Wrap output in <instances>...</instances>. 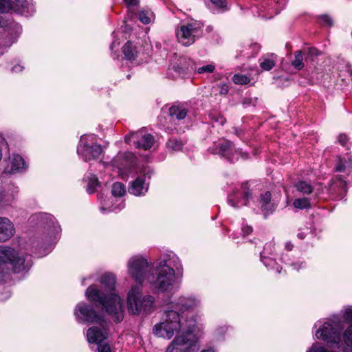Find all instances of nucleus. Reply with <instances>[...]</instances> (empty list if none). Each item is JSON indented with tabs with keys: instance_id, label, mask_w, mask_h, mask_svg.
Instances as JSON below:
<instances>
[{
	"instance_id": "0eeeda50",
	"label": "nucleus",
	"mask_w": 352,
	"mask_h": 352,
	"mask_svg": "<svg viewBox=\"0 0 352 352\" xmlns=\"http://www.w3.org/2000/svg\"><path fill=\"white\" fill-rule=\"evenodd\" d=\"M155 266H151L147 260L141 256H133L127 262L129 275L140 285L151 272Z\"/></svg>"
},
{
	"instance_id": "f03ea898",
	"label": "nucleus",
	"mask_w": 352,
	"mask_h": 352,
	"mask_svg": "<svg viewBox=\"0 0 352 352\" xmlns=\"http://www.w3.org/2000/svg\"><path fill=\"white\" fill-rule=\"evenodd\" d=\"M100 283L107 289V294L103 293L92 285L86 289L85 296L89 300L102 305L116 322H121L123 319L122 303L120 298L113 293L116 284L114 275L104 274L100 278Z\"/></svg>"
},
{
	"instance_id": "39448f33",
	"label": "nucleus",
	"mask_w": 352,
	"mask_h": 352,
	"mask_svg": "<svg viewBox=\"0 0 352 352\" xmlns=\"http://www.w3.org/2000/svg\"><path fill=\"white\" fill-rule=\"evenodd\" d=\"M31 266L30 256L22 255L10 247L0 246V278H3L10 271L19 273Z\"/></svg>"
},
{
	"instance_id": "7c9ffc66",
	"label": "nucleus",
	"mask_w": 352,
	"mask_h": 352,
	"mask_svg": "<svg viewBox=\"0 0 352 352\" xmlns=\"http://www.w3.org/2000/svg\"><path fill=\"white\" fill-rule=\"evenodd\" d=\"M293 205L295 208L298 209H307L311 207L309 199L307 197L299 198L294 199Z\"/></svg>"
},
{
	"instance_id": "72a5a7b5",
	"label": "nucleus",
	"mask_w": 352,
	"mask_h": 352,
	"mask_svg": "<svg viewBox=\"0 0 352 352\" xmlns=\"http://www.w3.org/2000/svg\"><path fill=\"white\" fill-rule=\"evenodd\" d=\"M232 81L236 85H243L250 82V78L244 74H236L232 77Z\"/></svg>"
},
{
	"instance_id": "3c124183",
	"label": "nucleus",
	"mask_w": 352,
	"mask_h": 352,
	"mask_svg": "<svg viewBox=\"0 0 352 352\" xmlns=\"http://www.w3.org/2000/svg\"><path fill=\"white\" fill-rule=\"evenodd\" d=\"M293 247H294V245L291 242H287L285 243V248L289 251H291L292 250Z\"/></svg>"
},
{
	"instance_id": "ea45409f",
	"label": "nucleus",
	"mask_w": 352,
	"mask_h": 352,
	"mask_svg": "<svg viewBox=\"0 0 352 352\" xmlns=\"http://www.w3.org/2000/svg\"><path fill=\"white\" fill-rule=\"evenodd\" d=\"M338 140L341 145L349 148L350 142L349 138L346 134H340L338 138Z\"/></svg>"
},
{
	"instance_id": "09e8293b",
	"label": "nucleus",
	"mask_w": 352,
	"mask_h": 352,
	"mask_svg": "<svg viewBox=\"0 0 352 352\" xmlns=\"http://www.w3.org/2000/svg\"><path fill=\"white\" fill-rule=\"evenodd\" d=\"M124 1L129 6H135L139 3V0H124Z\"/></svg>"
},
{
	"instance_id": "58836bf2",
	"label": "nucleus",
	"mask_w": 352,
	"mask_h": 352,
	"mask_svg": "<svg viewBox=\"0 0 352 352\" xmlns=\"http://www.w3.org/2000/svg\"><path fill=\"white\" fill-rule=\"evenodd\" d=\"M12 5L9 0H0V12H6Z\"/></svg>"
},
{
	"instance_id": "79ce46f5",
	"label": "nucleus",
	"mask_w": 352,
	"mask_h": 352,
	"mask_svg": "<svg viewBox=\"0 0 352 352\" xmlns=\"http://www.w3.org/2000/svg\"><path fill=\"white\" fill-rule=\"evenodd\" d=\"M139 19L144 24H148L151 22L148 13L144 11H140L139 12Z\"/></svg>"
},
{
	"instance_id": "49530a36",
	"label": "nucleus",
	"mask_w": 352,
	"mask_h": 352,
	"mask_svg": "<svg viewBox=\"0 0 352 352\" xmlns=\"http://www.w3.org/2000/svg\"><path fill=\"white\" fill-rule=\"evenodd\" d=\"M242 234L243 236L248 235L252 232V228L249 226H244L241 228Z\"/></svg>"
},
{
	"instance_id": "dca6fc26",
	"label": "nucleus",
	"mask_w": 352,
	"mask_h": 352,
	"mask_svg": "<svg viewBox=\"0 0 352 352\" xmlns=\"http://www.w3.org/2000/svg\"><path fill=\"white\" fill-rule=\"evenodd\" d=\"M335 170L337 173H343V175H339L338 176L346 179L352 170L351 157L349 154L339 157L336 164Z\"/></svg>"
},
{
	"instance_id": "20e7f679",
	"label": "nucleus",
	"mask_w": 352,
	"mask_h": 352,
	"mask_svg": "<svg viewBox=\"0 0 352 352\" xmlns=\"http://www.w3.org/2000/svg\"><path fill=\"white\" fill-rule=\"evenodd\" d=\"M74 315L78 322L98 324L99 327L94 326L87 329V340L89 343L98 345V352H111L108 344H101L108 336V322L103 317L98 314L92 306L85 302H80L76 305Z\"/></svg>"
},
{
	"instance_id": "b1692460",
	"label": "nucleus",
	"mask_w": 352,
	"mask_h": 352,
	"mask_svg": "<svg viewBox=\"0 0 352 352\" xmlns=\"http://www.w3.org/2000/svg\"><path fill=\"white\" fill-rule=\"evenodd\" d=\"M276 59V56L274 54L263 56L259 59L260 67L263 70L269 71L275 66Z\"/></svg>"
},
{
	"instance_id": "423d86ee",
	"label": "nucleus",
	"mask_w": 352,
	"mask_h": 352,
	"mask_svg": "<svg viewBox=\"0 0 352 352\" xmlns=\"http://www.w3.org/2000/svg\"><path fill=\"white\" fill-rule=\"evenodd\" d=\"M154 303V298L150 295L142 296L141 285L132 287L128 294L129 311L133 314H148Z\"/></svg>"
},
{
	"instance_id": "f8f14e48",
	"label": "nucleus",
	"mask_w": 352,
	"mask_h": 352,
	"mask_svg": "<svg viewBox=\"0 0 352 352\" xmlns=\"http://www.w3.org/2000/svg\"><path fill=\"white\" fill-rule=\"evenodd\" d=\"M251 197L252 194L249 190L248 183H243L240 190H234L232 194L228 196V201L231 206L238 208L239 204L247 206L249 199Z\"/></svg>"
},
{
	"instance_id": "e433bc0d",
	"label": "nucleus",
	"mask_w": 352,
	"mask_h": 352,
	"mask_svg": "<svg viewBox=\"0 0 352 352\" xmlns=\"http://www.w3.org/2000/svg\"><path fill=\"white\" fill-rule=\"evenodd\" d=\"M319 21L322 25H326L328 27H331L333 25V20L328 15H321L319 18Z\"/></svg>"
},
{
	"instance_id": "5fc2aeb1",
	"label": "nucleus",
	"mask_w": 352,
	"mask_h": 352,
	"mask_svg": "<svg viewBox=\"0 0 352 352\" xmlns=\"http://www.w3.org/2000/svg\"><path fill=\"white\" fill-rule=\"evenodd\" d=\"M293 266H294V268L296 269V270H299L300 267H296V264H293Z\"/></svg>"
},
{
	"instance_id": "1a4fd4ad",
	"label": "nucleus",
	"mask_w": 352,
	"mask_h": 352,
	"mask_svg": "<svg viewBox=\"0 0 352 352\" xmlns=\"http://www.w3.org/2000/svg\"><path fill=\"white\" fill-rule=\"evenodd\" d=\"M333 324L324 322L316 333L317 338H321L328 343L339 346L341 342L340 332L344 328L342 322L338 320L333 321Z\"/></svg>"
},
{
	"instance_id": "bb28decb",
	"label": "nucleus",
	"mask_w": 352,
	"mask_h": 352,
	"mask_svg": "<svg viewBox=\"0 0 352 352\" xmlns=\"http://www.w3.org/2000/svg\"><path fill=\"white\" fill-rule=\"evenodd\" d=\"M270 200L271 193L268 191L261 196V208L263 211L272 212L274 210V206L270 204Z\"/></svg>"
},
{
	"instance_id": "a878e982",
	"label": "nucleus",
	"mask_w": 352,
	"mask_h": 352,
	"mask_svg": "<svg viewBox=\"0 0 352 352\" xmlns=\"http://www.w3.org/2000/svg\"><path fill=\"white\" fill-rule=\"evenodd\" d=\"M122 52L124 55L125 58L131 60H134L137 56V51L135 47L133 46L132 43L128 41L122 47Z\"/></svg>"
},
{
	"instance_id": "ddd939ff",
	"label": "nucleus",
	"mask_w": 352,
	"mask_h": 352,
	"mask_svg": "<svg viewBox=\"0 0 352 352\" xmlns=\"http://www.w3.org/2000/svg\"><path fill=\"white\" fill-rule=\"evenodd\" d=\"M328 191L334 198L342 199L346 193V182L341 176H336L330 184Z\"/></svg>"
},
{
	"instance_id": "4be33fe9",
	"label": "nucleus",
	"mask_w": 352,
	"mask_h": 352,
	"mask_svg": "<svg viewBox=\"0 0 352 352\" xmlns=\"http://www.w3.org/2000/svg\"><path fill=\"white\" fill-rule=\"evenodd\" d=\"M297 190L304 195H309L315 192L316 196H319L322 193L320 188H314L310 184L305 181H299L295 184Z\"/></svg>"
},
{
	"instance_id": "cd10ccee",
	"label": "nucleus",
	"mask_w": 352,
	"mask_h": 352,
	"mask_svg": "<svg viewBox=\"0 0 352 352\" xmlns=\"http://www.w3.org/2000/svg\"><path fill=\"white\" fill-rule=\"evenodd\" d=\"M184 143L177 139H170L166 143V148L170 152H177L182 149Z\"/></svg>"
},
{
	"instance_id": "de8ad7c7",
	"label": "nucleus",
	"mask_w": 352,
	"mask_h": 352,
	"mask_svg": "<svg viewBox=\"0 0 352 352\" xmlns=\"http://www.w3.org/2000/svg\"><path fill=\"white\" fill-rule=\"evenodd\" d=\"M174 67H175V70L176 72H177L179 74H184L188 70V68L186 67H181L179 65H177V66Z\"/></svg>"
},
{
	"instance_id": "6ab92c4d",
	"label": "nucleus",
	"mask_w": 352,
	"mask_h": 352,
	"mask_svg": "<svg viewBox=\"0 0 352 352\" xmlns=\"http://www.w3.org/2000/svg\"><path fill=\"white\" fill-rule=\"evenodd\" d=\"M15 10L22 15L28 16L34 12V6L27 0H15Z\"/></svg>"
},
{
	"instance_id": "2f4dec72",
	"label": "nucleus",
	"mask_w": 352,
	"mask_h": 352,
	"mask_svg": "<svg viewBox=\"0 0 352 352\" xmlns=\"http://www.w3.org/2000/svg\"><path fill=\"white\" fill-rule=\"evenodd\" d=\"M99 185V182L98 178L95 175H91L90 177H88V183H87V190L88 193L92 194L96 190V187Z\"/></svg>"
},
{
	"instance_id": "f704fd0d",
	"label": "nucleus",
	"mask_w": 352,
	"mask_h": 352,
	"mask_svg": "<svg viewBox=\"0 0 352 352\" xmlns=\"http://www.w3.org/2000/svg\"><path fill=\"white\" fill-rule=\"evenodd\" d=\"M340 76H343V80L346 78H349L352 80V67L349 64H346L343 66V70L340 71Z\"/></svg>"
},
{
	"instance_id": "4c0bfd02",
	"label": "nucleus",
	"mask_w": 352,
	"mask_h": 352,
	"mask_svg": "<svg viewBox=\"0 0 352 352\" xmlns=\"http://www.w3.org/2000/svg\"><path fill=\"white\" fill-rule=\"evenodd\" d=\"M215 66L212 64H209L207 65H204L202 67H200L197 69V72L199 74H203V73H212L214 71Z\"/></svg>"
},
{
	"instance_id": "6e6552de",
	"label": "nucleus",
	"mask_w": 352,
	"mask_h": 352,
	"mask_svg": "<svg viewBox=\"0 0 352 352\" xmlns=\"http://www.w3.org/2000/svg\"><path fill=\"white\" fill-rule=\"evenodd\" d=\"M94 135H82L77 148V153L84 161L89 162L98 159L102 153L101 146L95 142Z\"/></svg>"
},
{
	"instance_id": "c03bdc74",
	"label": "nucleus",
	"mask_w": 352,
	"mask_h": 352,
	"mask_svg": "<svg viewBox=\"0 0 352 352\" xmlns=\"http://www.w3.org/2000/svg\"><path fill=\"white\" fill-rule=\"evenodd\" d=\"M212 120L220 125H223V124L226 122V119L221 115L212 116Z\"/></svg>"
},
{
	"instance_id": "37998d69",
	"label": "nucleus",
	"mask_w": 352,
	"mask_h": 352,
	"mask_svg": "<svg viewBox=\"0 0 352 352\" xmlns=\"http://www.w3.org/2000/svg\"><path fill=\"white\" fill-rule=\"evenodd\" d=\"M210 1L217 8L227 10L226 0H210Z\"/></svg>"
},
{
	"instance_id": "f3484780",
	"label": "nucleus",
	"mask_w": 352,
	"mask_h": 352,
	"mask_svg": "<svg viewBox=\"0 0 352 352\" xmlns=\"http://www.w3.org/2000/svg\"><path fill=\"white\" fill-rule=\"evenodd\" d=\"M148 188V183L146 182V176L138 177L131 184L129 191L135 196L144 195Z\"/></svg>"
},
{
	"instance_id": "5701e85b",
	"label": "nucleus",
	"mask_w": 352,
	"mask_h": 352,
	"mask_svg": "<svg viewBox=\"0 0 352 352\" xmlns=\"http://www.w3.org/2000/svg\"><path fill=\"white\" fill-rule=\"evenodd\" d=\"M274 245L270 243L265 244L264 246L263 252H261V261L265 264L266 267L273 265L276 261L270 258H267L266 254H272L274 251Z\"/></svg>"
},
{
	"instance_id": "412c9836",
	"label": "nucleus",
	"mask_w": 352,
	"mask_h": 352,
	"mask_svg": "<svg viewBox=\"0 0 352 352\" xmlns=\"http://www.w3.org/2000/svg\"><path fill=\"white\" fill-rule=\"evenodd\" d=\"M133 159V155L131 153H118L114 160V166L119 169H124L132 163Z\"/></svg>"
},
{
	"instance_id": "a19ab883",
	"label": "nucleus",
	"mask_w": 352,
	"mask_h": 352,
	"mask_svg": "<svg viewBox=\"0 0 352 352\" xmlns=\"http://www.w3.org/2000/svg\"><path fill=\"white\" fill-rule=\"evenodd\" d=\"M14 27L16 28V32L14 34H11V40L10 41H6V43H8L9 45H11L14 42H15L18 38L19 34L21 32V28L18 24H14Z\"/></svg>"
},
{
	"instance_id": "13d9d810",
	"label": "nucleus",
	"mask_w": 352,
	"mask_h": 352,
	"mask_svg": "<svg viewBox=\"0 0 352 352\" xmlns=\"http://www.w3.org/2000/svg\"><path fill=\"white\" fill-rule=\"evenodd\" d=\"M201 352H209V351H201Z\"/></svg>"
},
{
	"instance_id": "9b49d317",
	"label": "nucleus",
	"mask_w": 352,
	"mask_h": 352,
	"mask_svg": "<svg viewBox=\"0 0 352 352\" xmlns=\"http://www.w3.org/2000/svg\"><path fill=\"white\" fill-rule=\"evenodd\" d=\"M131 139H133V144L137 148L148 150L153 144L154 138L148 133H144L142 131L137 132H131L124 137L125 142L129 143Z\"/></svg>"
},
{
	"instance_id": "aec40b11",
	"label": "nucleus",
	"mask_w": 352,
	"mask_h": 352,
	"mask_svg": "<svg viewBox=\"0 0 352 352\" xmlns=\"http://www.w3.org/2000/svg\"><path fill=\"white\" fill-rule=\"evenodd\" d=\"M10 172L12 173L20 172L26 168V164L21 156L14 154L10 157Z\"/></svg>"
},
{
	"instance_id": "6e6d98bb",
	"label": "nucleus",
	"mask_w": 352,
	"mask_h": 352,
	"mask_svg": "<svg viewBox=\"0 0 352 352\" xmlns=\"http://www.w3.org/2000/svg\"><path fill=\"white\" fill-rule=\"evenodd\" d=\"M276 270H277V272H278V273H280V269H279V267H277V269H276Z\"/></svg>"
},
{
	"instance_id": "473e14b6",
	"label": "nucleus",
	"mask_w": 352,
	"mask_h": 352,
	"mask_svg": "<svg viewBox=\"0 0 352 352\" xmlns=\"http://www.w3.org/2000/svg\"><path fill=\"white\" fill-rule=\"evenodd\" d=\"M12 199V196L4 192L3 186L0 182V206H4L9 204Z\"/></svg>"
},
{
	"instance_id": "a211bd4d",
	"label": "nucleus",
	"mask_w": 352,
	"mask_h": 352,
	"mask_svg": "<svg viewBox=\"0 0 352 352\" xmlns=\"http://www.w3.org/2000/svg\"><path fill=\"white\" fill-rule=\"evenodd\" d=\"M31 223H35L43 227L50 228L51 227L55 228V219L50 214L47 213H36L31 216L30 219Z\"/></svg>"
},
{
	"instance_id": "a18cd8bd",
	"label": "nucleus",
	"mask_w": 352,
	"mask_h": 352,
	"mask_svg": "<svg viewBox=\"0 0 352 352\" xmlns=\"http://www.w3.org/2000/svg\"><path fill=\"white\" fill-rule=\"evenodd\" d=\"M219 87L220 89L219 93L222 95L226 94L229 91L228 86L226 84H220Z\"/></svg>"
},
{
	"instance_id": "4d7b16f0",
	"label": "nucleus",
	"mask_w": 352,
	"mask_h": 352,
	"mask_svg": "<svg viewBox=\"0 0 352 352\" xmlns=\"http://www.w3.org/2000/svg\"><path fill=\"white\" fill-rule=\"evenodd\" d=\"M208 30H211V28H210V27H208L207 28Z\"/></svg>"
},
{
	"instance_id": "393cba45",
	"label": "nucleus",
	"mask_w": 352,
	"mask_h": 352,
	"mask_svg": "<svg viewBox=\"0 0 352 352\" xmlns=\"http://www.w3.org/2000/svg\"><path fill=\"white\" fill-rule=\"evenodd\" d=\"M187 114V110L182 106L173 105L169 109V115L173 118H175L177 120H183L186 118Z\"/></svg>"
},
{
	"instance_id": "8fccbe9b",
	"label": "nucleus",
	"mask_w": 352,
	"mask_h": 352,
	"mask_svg": "<svg viewBox=\"0 0 352 352\" xmlns=\"http://www.w3.org/2000/svg\"><path fill=\"white\" fill-rule=\"evenodd\" d=\"M23 67L20 65H14L12 68V72L17 73V72H21L23 70Z\"/></svg>"
},
{
	"instance_id": "9d476101",
	"label": "nucleus",
	"mask_w": 352,
	"mask_h": 352,
	"mask_svg": "<svg viewBox=\"0 0 352 352\" xmlns=\"http://www.w3.org/2000/svg\"><path fill=\"white\" fill-rule=\"evenodd\" d=\"M202 26L201 22L197 21H192L181 25L176 33L179 42L185 46L194 43L201 34Z\"/></svg>"
},
{
	"instance_id": "c85d7f7f",
	"label": "nucleus",
	"mask_w": 352,
	"mask_h": 352,
	"mask_svg": "<svg viewBox=\"0 0 352 352\" xmlns=\"http://www.w3.org/2000/svg\"><path fill=\"white\" fill-rule=\"evenodd\" d=\"M292 66L298 69L301 70L304 67L302 52L300 50H298L294 54V60L292 62Z\"/></svg>"
},
{
	"instance_id": "2eb2a0df",
	"label": "nucleus",
	"mask_w": 352,
	"mask_h": 352,
	"mask_svg": "<svg viewBox=\"0 0 352 352\" xmlns=\"http://www.w3.org/2000/svg\"><path fill=\"white\" fill-rule=\"evenodd\" d=\"M16 232L13 222L5 217H0V243H4L12 238Z\"/></svg>"
},
{
	"instance_id": "603ef678",
	"label": "nucleus",
	"mask_w": 352,
	"mask_h": 352,
	"mask_svg": "<svg viewBox=\"0 0 352 352\" xmlns=\"http://www.w3.org/2000/svg\"><path fill=\"white\" fill-rule=\"evenodd\" d=\"M305 235H306V234H305L304 232H299V233L298 234V235H297V236H298V237L299 239H305Z\"/></svg>"
},
{
	"instance_id": "c9c22d12",
	"label": "nucleus",
	"mask_w": 352,
	"mask_h": 352,
	"mask_svg": "<svg viewBox=\"0 0 352 352\" xmlns=\"http://www.w3.org/2000/svg\"><path fill=\"white\" fill-rule=\"evenodd\" d=\"M306 58L305 60L311 59L314 57L318 56L320 55V52L315 47H308L305 51Z\"/></svg>"
},
{
	"instance_id": "c756f323",
	"label": "nucleus",
	"mask_w": 352,
	"mask_h": 352,
	"mask_svg": "<svg viewBox=\"0 0 352 352\" xmlns=\"http://www.w3.org/2000/svg\"><path fill=\"white\" fill-rule=\"evenodd\" d=\"M125 192V187L123 184L116 182L112 185L111 193L114 197H122Z\"/></svg>"
},
{
	"instance_id": "4468645a",
	"label": "nucleus",
	"mask_w": 352,
	"mask_h": 352,
	"mask_svg": "<svg viewBox=\"0 0 352 352\" xmlns=\"http://www.w3.org/2000/svg\"><path fill=\"white\" fill-rule=\"evenodd\" d=\"M211 153L219 155L229 161L232 160V157L235 153L240 152L239 148H236L233 142L229 140H224L219 143L214 149L210 148Z\"/></svg>"
},
{
	"instance_id": "f257e3e1",
	"label": "nucleus",
	"mask_w": 352,
	"mask_h": 352,
	"mask_svg": "<svg viewBox=\"0 0 352 352\" xmlns=\"http://www.w3.org/2000/svg\"><path fill=\"white\" fill-rule=\"evenodd\" d=\"M199 301L192 296L179 297L171 302L170 309L164 311L163 321L156 324L153 333L161 338H171L175 332H180L168 346L166 352H197L199 346L197 338L192 333L195 321L188 319L189 313L197 307Z\"/></svg>"
},
{
	"instance_id": "864d4df0",
	"label": "nucleus",
	"mask_w": 352,
	"mask_h": 352,
	"mask_svg": "<svg viewBox=\"0 0 352 352\" xmlns=\"http://www.w3.org/2000/svg\"><path fill=\"white\" fill-rule=\"evenodd\" d=\"M116 45H118L119 43H116L115 41H113V43L111 45V48L113 49Z\"/></svg>"
},
{
	"instance_id": "7ed1b4c3",
	"label": "nucleus",
	"mask_w": 352,
	"mask_h": 352,
	"mask_svg": "<svg viewBox=\"0 0 352 352\" xmlns=\"http://www.w3.org/2000/svg\"><path fill=\"white\" fill-rule=\"evenodd\" d=\"M180 265L174 254L164 255L147 276V282L153 290L158 292H173L178 289L179 284L175 277L174 267Z\"/></svg>"
}]
</instances>
